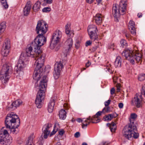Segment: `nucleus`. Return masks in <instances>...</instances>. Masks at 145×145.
Returning <instances> with one entry per match:
<instances>
[{
  "instance_id": "f257e3e1",
  "label": "nucleus",
  "mask_w": 145,
  "mask_h": 145,
  "mask_svg": "<svg viewBox=\"0 0 145 145\" xmlns=\"http://www.w3.org/2000/svg\"><path fill=\"white\" fill-rule=\"evenodd\" d=\"M47 24L43 20H39L36 28L35 31L38 34L30 46L26 48L25 52L21 53L17 63V65L14 68L16 72L20 74L23 72L24 69L26 67V65L24 61L27 59L28 56L35 57L36 60L35 65L36 67L33 75V78L39 80L43 75L44 73H48L50 66L47 65L44 67V64L46 56L44 54H42L40 47L44 44L46 41L44 34L47 31Z\"/></svg>"
},
{
  "instance_id": "f03ea898",
  "label": "nucleus",
  "mask_w": 145,
  "mask_h": 145,
  "mask_svg": "<svg viewBox=\"0 0 145 145\" xmlns=\"http://www.w3.org/2000/svg\"><path fill=\"white\" fill-rule=\"evenodd\" d=\"M5 125L11 133L16 134L19 131L18 128L20 125V119L18 116L13 112H10L7 115L5 121Z\"/></svg>"
},
{
  "instance_id": "7ed1b4c3",
  "label": "nucleus",
  "mask_w": 145,
  "mask_h": 145,
  "mask_svg": "<svg viewBox=\"0 0 145 145\" xmlns=\"http://www.w3.org/2000/svg\"><path fill=\"white\" fill-rule=\"evenodd\" d=\"M47 76H44L40 81L39 86V90L38 91L35 100V103L38 108H40L42 106L41 103L45 98V91L47 86Z\"/></svg>"
},
{
  "instance_id": "20e7f679",
  "label": "nucleus",
  "mask_w": 145,
  "mask_h": 145,
  "mask_svg": "<svg viewBox=\"0 0 145 145\" xmlns=\"http://www.w3.org/2000/svg\"><path fill=\"white\" fill-rule=\"evenodd\" d=\"M126 0H121L118 6V9L117 7V4H114L113 5L112 8V14L114 18L116 19L118 21V18L121 15H123L125 13L126 10L127 6Z\"/></svg>"
},
{
  "instance_id": "39448f33",
  "label": "nucleus",
  "mask_w": 145,
  "mask_h": 145,
  "mask_svg": "<svg viewBox=\"0 0 145 145\" xmlns=\"http://www.w3.org/2000/svg\"><path fill=\"white\" fill-rule=\"evenodd\" d=\"M12 72V69L9 63L4 64L1 71L0 80L3 84L6 83L10 78V74Z\"/></svg>"
},
{
  "instance_id": "423d86ee",
  "label": "nucleus",
  "mask_w": 145,
  "mask_h": 145,
  "mask_svg": "<svg viewBox=\"0 0 145 145\" xmlns=\"http://www.w3.org/2000/svg\"><path fill=\"white\" fill-rule=\"evenodd\" d=\"M132 127L129 128V127L125 126L122 131L123 136L125 138L128 140H129L130 138L133 137L134 138L137 139L139 137V134L135 132L137 131V128L136 126V129H133Z\"/></svg>"
},
{
  "instance_id": "0eeeda50",
  "label": "nucleus",
  "mask_w": 145,
  "mask_h": 145,
  "mask_svg": "<svg viewBox=\"0 0 145 145\" xmlns=\"http://www.w3.org/2000/svg\"><path fill=\"white\" fill-rule=\"evenodd\" d=\"M61 37V32L59 30H57L54 32L52 38L50 45L51 49H54L57 44L59 42Z\"/></svg>"
},
{
  "instance_id": "6e6552de",
  "label": "nucleus",
  "mask_w": 145,
  "mask_h": 145,
  "mask_svg": "<svg viewBox=\"0 0 145 145\" xmlns=\"http://www.w3.org/2000/svg\"><path fill=\"white\" fill-rule=\"evenodd\" d=\"M135 53L132 50L127 48L124 50L121 54V55L124 57L127 60H129L130 63L134 64L135 61H134V55Z\"/></svg>"
},
{
  "instance_id": "1a4fd4ad",
  "label": "nucleus",
  "mask_w": 145,
  "mask_h": 145,
  "mask_svg": "<svg viewBox=\"0 0 145 145\" xmlns=\"http://www.w3.org/2000/svg\"><path fill=\"white\" fill-rule=\"evenodd\" d=\"M63 68V65L61 61L56 62L54 65V76L55 79H57L59 77L61 71Z\"/></svg>"
},
{
  "instance_id": "9d476101",
  "label": "nucleus",
  "mask_w": 145,
  "mask_h": 145,
  "mask_svg": "<svg viewBox=\"0 0 145 145\" xmlns=\"http://www.w3.org/2000/svg\"><path fill=\"white\" fill-rule=\"evenodd\" d=\"M10 48V41L9 40H7L6 42L3 44L1 49L2 55L4 56H7L9 52Z\"/></svg>"
},
{
  "instance_id": "9b49d317",
  "label": "nucleus",
  "mask_w": 145,
  "mask_h": 145,
  "mask_svg": "<svg viewBox=\"0 0 145 145\" xmlns=\"http://www.w3.org/2000/svg\"><path fill=\"white\" fill-rule=\"evenodd\" d=\"M52 124L51 123H47L44 125L42 129V134L43 135V137L46 139L50 133V131L49 129L52 127Z\"/></svg>"
},
{
  "instance_id": "f8f14e48",
  "label": "nucleus",
  "mask_w": 145,
  "mask_h": 145,
  "mask_svg": "<svg viewBox=\"0 0 145 145\" xmlns=\"http://www.w3.org/2000/svg\"><path fill=\"white\" fill-rule=\"evenodd\" d=\"M142 95H138L136 94L134 98L132 100V103L135 105L137 107L139 108L142 105Z\"/></svg>"
},
{
  "instance_id": "ddd939ff",
  "label": "nucleus",
  "mask_w": 145,
  "mask_h": 145,
  "mask_svg": "<svg viewBox=\"0 0 145 145\" xmlns=\"http://www.w3.org/2000/svg\"><path fill=\"white\" fill-rule=\"evenodd\" d=\"M22 101L20 99L16 100L8 106L7 109L8 110H13L15 109L17 107L22 104Z\"/></svg>"
},
{
  "instance_id": "4468645a",
  "label": "nucleus",
  "mask_w": 145,
  "mask_h": 145,
  "mask_svg": "<svg viewBox=\"0 0 145 145\" xmlns=\"http://www.w3.org/2000/svg\"><path fill=\"white\" fill-rule=\"evenodd\" d=\"M137 117V115L135 113H132L131 114L130 118L129 119V123L128 125H126L127 127H129V128H131V127H133V129H136V125H135L134 121L135 119Z\"/></svg>"
},
{
  "instance_id": "2eb2a0df",
  "label": "nucleus",
  "mask_w": 145,
  "mask_h": 145,
  "mask_svg": "<svg viewBox=\"0 0 145 145\" xmlns=\"http://www.w3.org/2000/svg\"><path fill=\"white\" fill-rule=\"evenodd\" d=\"M30 3V1H27L24 8L23 14L24 16H28L30 12L31 7Z\"/></svg>"
},
{
  "instance_id": "dca6fc26",
  "label": "nucleus",
  "mask_w": 145,
  "mask_h": 145,
  "mask_svg": "<svg viewBox=\"0 0 145 145\" xmlns=\"http://www.w3.org/2000/svg\"><path fill=\"white\" fill-rule=\"evenodd\" d=\"M55 104L54 98L52 97L50 99L48 105V110L49 113H51L53 111Z\"/></svg>"
},
{
  "instance_id": "f3484780",
  "label": "nucleus",
  "mask_w": 145,
  "mask_h": 145,
  "mask_svg": "<svg viewBox=\"0 0 145 145\" xmlns=\"http://www.w3.org/2000/svg\"><path fill=\"white\" fill-rule=\"evenodd\" d=\"M129 23L128 28L129 30L131 31V33L133 35H135L136 34V30L134 27L135 25L134 22L132 20H130Z\"/></svg>"
},
{
  "instance_id": "a211bd4d",
  "label": "nucleus",
  "mask_w": 145,
  "mask_h": 145,
  "mask_svg": "<svg viewBox=\"0 0 145 145\" xmlns=\"http://www.w3.org/2000/svg\"><path fill=\"white\" fill-rule=\"evenodd\" d=\"M73 44V40L71 38H69L68 39L65 43V44L67 46L66 49L67 54L69 50H71Z\"/></svg>"
},
{
  "instance_id": "6ab92c4d",
  "label": "nucleus",
  "mask_w": 145,
  "mask_h": 145,
  "mask_svg": "<svg viewBox=\"0 0 145 145\" xmlns=\"http://www.w3.org/2000/svg\"><path fill=\"white\" fill-rule=\"evenodd\" d=\"M94 20H95L97 24L98 25L102 23V20L101 15L99 14H97L94 18Z\"/></svg>"
},
{
  "instance_id": "aec40b11",
  "label": "nucleus",
  "mask_w": 145,
  "mask_h": 145,
  "mask_svg": "<svg viewBox=\"0 0 145 145\" xmlns=\"http://www.w3.org/2000/svg\"><path fill=\"white\" fill-rule=\"evenodd\" d=\"M40 4L41 3L39 1H37V2L34 4L32 8L34 12H37L39 10Z\"/></svg>"
},
{
  "instance_id": "412c9836",
  "label": "nucleus",
  "mask_w": 145,
  "mask_h": 145,
  "mask_svg": "<svg viewBox=\"0 0 145 145\" xmlns=\"http://www.w3.org/2000/svg\"><path fill=\"white\" fill-rule=\"evenodd\" d=\"M88 34L90 39L94 41L96 40H97L98 38L96 32L88 33Z\"/></svg>"
},
{
  "instance_id": "4be33fe9",
  "label": "nucleus",
  "mask_w": 145,
  "mask_h": 145,
  "mask_svg": "<svg viewBox=\"0 0 145 145\" xmlns=\"http://www.w3.org/2000/svg\"><path fill=\"white\" fill-rule=\"evenodd\" d=\"M96 26L93 25H89L88 27V33H92L93 32H96L98 31Z\"/></svg>"
},
{
  "instance_id": "5701e85b",
  "label": "nucleus",
  "mask_w": 145,
  "mask_h": 145,
  "mask_svg": "<svg viewBox=\"0 0 145 145\" xmlns=\"http://www.w3.org/2000/svg\"><path fill=\"white\" fill-rule=\"evenodd\" d=\"M66 112L65 110L61 109L59 112V116L60 119L64 120L66 118Z\"/></svg>"
},
{
  "instance_id": "b1692460",
  "label": "nucleus",
  "mask_w": 145,
  "mask_h": 145,
  "mask_svg": "<svg viewBox=\"0 0 145 145\" xmlns=\"http://www.w3.org/2000/svg\"><path fill=\"white\" fill-rule=\"evenodd\" d=\"M121 58L120 56L117 57L115 61L114 65L116 67H120L121 65Z\"/></svg>"
},
{
  "instance_id": "393cba45",
  "label": "nucleus",
  "mask_w": 145,
  "mask_h": 145,
  "mask_svg": "<svg viewBox=\"0 0 145 145\" xmlns=\"http://www.w3.org/2000/svg\"><path fill=\"white\" fill-rule=\"evenodd\" d=\"M114 117V114H110L106 115L103 117V119H105V121H111Z\"/></svg>"
},
{
  "instance_id": "a878e982",
  "label": "nucleus",
  "mask_w": 145,
  "mask_h": 145,
  "mask_svg": "<svg viewBox=\"0 0 145 145\" xmlns=\"http://www.w3.org/2000/svg\"><path fill=\"white\" fill-rule=\"evenodd\" d=\"M34 137L33 135H31L28 138V140H27L26 145H32L31 143L33 142V138Z\"/></svg>"
},
{
  "instance_id": "bb28decb",
  "label": "nucleus",
  "mask_w": 145,
  "mask_h": 145,
  "mask_svg": "<svg viewBox=\"0 0 145 145\" xmlns=\"http://www.w3.org/2000/svg\"><path fill=\"white\" fill-rule=\"evenodd\" d=\"M110 130L112 132H115L116 129V124L114 122H112L111 123Z\"/></svg>"
},
{
  "instance_id": "cd10ccee",
  "label": "nucleus",
  "mask_w": 145,
  "mask_h": 145,
  "mask_svg": "<svg viewBox=\"0 0 145 145\" xmlns=\"http://www.w3.org/2000/svg\"><path fill=\"white\" fill-rule=\"evenodd\" d=\"M100 119L96 117L95 115L92 117L91 122L93 123H97L100 121Z\"/></svg>"
},
{
  "instance_id": "c85d7f7f",
  "label": "nucleus",
  "mask_w": 145,
  "mask_h": 145,
  "mask_svg": "<svg viewBox=\"0 0 145 145\" xmlns=\"http://www.w3.org/2000/svg\"><path fill=\"white\" fill-rule=\"evenodd\" d=\"M134 58V61L135 60H136L137 61H139L142 58L141 54L140 53H138L137 54H135Z\"/></svg>"
},
{
  "instance_id": "c756f323",
  "label": "nucleus",
  "mask_w": 145,
  "mask_h": 145,
  "mask_svg": "<svg viewBox=\"0 0 145 145\" xmlns=\"http://www.w3.org/2000/svg\"><path fill=\"white\" fill-rule=\"evenodd\" d=\"M0 1L1 3L5 9L7 8L8 5L7 2V0H0Z\"/></svg>"
},
{
  "instance_id": "7c9ffc66",
  "label": "nucleus",
  "mask_w": 145,
  "mask_h": 145,
  "mask_svg": "<svg viewBox=\"0 0 145 145\" xmlns=\"http://www.w3.org/2000/svg\"><path fill=\"white\" fill-rule=\"evenodd\" d=\"M6 137L3 135L2 133H0V143L1 144H4L5 140L6 139Z\"/></svg>"
},
{
  "instance_id": "2f4dec72",
  "label": "nucleus",
  "mask_w": 145,
  "mask_h": 145,
  "mask_svg": "<svg viewBox=\"0 0 145 145\" xmlns=\"http://www.w3.org/2000/svg\"><path fill=\"white\" fill-rule=\"evenodd\" d=\"M138 79L140 81H142L145 79V74L141 73L139 74Z\"/></svg>"
},
{
  "instance_id": "473e14b6",
  "label": "nucleus",
  "mask_w": 145,
  "mask_h": 145,
  "mask_svg": "<svg viewBox=\"0 0 145 145\" xmlns=\"http://www.w3.org/2000/svg\"><path fill=\"white\" fill-rule=\"evenodd\" d=\"M5 141L4 144H3V145H9L12 142V139L8 138H6V139Z\"/></svg>"
},
{
  "instance_id": "72a5a7b5",
  "label": "nucleus",
  "mask_w": 145,
  "mask_h": 145,
  "mask_svg": "<svg viewBox=\"0 0 145 145\" xmlns=\"http://www.w3.org/2000/svg\"><path fill=\"white\" fill-rule=\"evenodd\" d=\"M51 10V8L50 7H44L42 9V11L43 12H47Z\"/></svg>"
},
{
  "instance_id": "f704fd0d",
  "label": "nucleus",
  "mask_w": 145,
  "mask_h": 145,
  "mask_svg": "<svg viewBox=\"0 0 145 145\" xmlns=\"http://www.w3.org/2000/svg\"><path fill=\"white\" fill-rule=\"evenodd\" d=\"M120 44H121V46L123 48L124 46H126V44H127V43L125 40L123 39H122L121 40Z\"/></svg>"
},
{
  "instance_id": "c9c22d12",
  "label": "nucleus",
  "mask_w": 145,
  "mask_h": 145,
  "mask_svg": "<svg viewBox=\"0 0 145 145\" xmlns=\"http://www.w3.org/2000/svg\"><path fill=\"white\" fill-rule=\"evenodd\" d=\"M105 108H104L103 109L102 111H99L98 112L96 113V114L95 115L96 116V117L98 118L99 116L101 115L102 113L103 112Z\"/></svg>"
},
{
  "instance_id": "e433bc0d",
  "label": "nucleus",
  "mask_w": 145,
  "mask_h": 145,
  "mask_svg": "<svg viewBox=\"0 0 145 145\" xmlns=\"http://www.w3.org/2000/svg\"><path fill=\"white\" fill-rule=\"evenodd\" d=\"M75 44V47L76 48L78 49L80 46V42L78 40H76Z\"/></svg>"
},
{
  "instance_id": "4c0bfd02",
  "label": "nucleus",
  "mask_w": 145,
  "mask_h": 145,
  "mask_svg": "<svg viewBox=\"0 0 145 145\" xmlns=\"http://www.w3.org/2000/svg\"><path fill=\"white\" fill-rule=\"evenodd\" d=\"M6 23L5 22H2L0 25V27L5 30L6 27Z\"/></svg>"
},
{
  "instance_id": "58836bf2",
  "label": "nucleus",
  "mask_w": 145,
  "mask_h": 145,
  "mask_svg": "<svg viewBox=\"0 0 145 145\" xmlns=\"http://www.w3.org/2000/svg\"><path fill=\"white\" fill-rule=\"evenodd\" d=\"M98 47V45H95L91 49H90V50L92 52H94Z\"/></svg>"
},
{
  "instance_id": "ea45409f",
  "label": "nucleus",
  "mask_w": 145,
  "mask_h": 145,
  "mask_svg": "<svg viewBox=\"0 0 145 145\" xmlns=\"http://www.w3.org/2000/svg\"><path fill=\"white\" fill-rule=\"evenodd\" d=\"M85 119H83V120L81 119L80 118H78L76 119L77 121L78 122H85L87 121L86 120H84Z\"/></svg>"
},
{
  "instance_id": "a19ab883",
  "label": "nucleus",
  "mask_w": 145,
  "mask_h": 145,
  "mask_svg": "<svg viewBox=\"0 0 145 145\" xmlns=\"http://www.w3.org/2000/svg\"><path fill=\"white\" fill-rule=\"evenodd\" d=\"M2 134L5 136V137H7L9 136V134L8 133V131L6 130H4L3 131V133H2Z\"/></svg>"
},
{
  "instance_id": "79ce46f5",
  "label": "nucleus",
  "mask_w": 145,
  "mask_h": 145,
  "mask_svg": "<svg viewBox=\"0 0 145 145\" xmlns=\"http://www.w3.org/2000/svg\"><path fill=\"white\" fill-rule=\"evenodd\" d=\"M141 93L142 95H143L145 97V86H143L142 87L141 91Z\"/></svg>"
},
{
  "instance_id": "37998d69",
  "label": "nucleus",
  "mask_w": 145,
  "mask_h": 145,
  "mask_svg": "<svg viewBox=\"0 0 145 145\" xmlns=\"http://www.w3.org/2000/svg\"><path fill=\"white\" fill-rule=\"evenodd\" d=\"M116 86L117 88V91L118 92H119L120 90V84L119 83H117L116 85Z\"/></svg>"
},
{
  "instance_id": "c03bdc74",
  "label": "nucleus",
  "mask_w": 145,
  "mask_h": 145,
  "mask_svg": "<svg viewBox=\"0 0 145 145\" xmlns=\"http://www.w3.org/2000/svg\"><path fill=\"white\" fill-rule=\"evenodd\" d=\"M105 110H104V111L105 110V112L108 113L110 112V107L109 106H108L106 108L105 107Z\"/></svg>"
},
{
  "instance_id": "a18cd8bd",
  "label": "nucleus",
  "mask_w": 145,
  "mask_h": 145,
  "mask_svg": "<svg viewBox=\"0 0 145 145\" xmlns=\"http://www.w3.org/2000/svg\"><path fill=\"white\" fill-rule=\"evenodd\" d=\"M80 136V134L79 132H76L74 135V136L76 138L79 137Z\"/></svg>"
},
{
  "instance_id": "49530a36",
  "label": "nucleus",
  "mask_w": 145,
  "mask_h": 145,
  "mask_svg": "<svg viewBox=\"0 0 145 145\" xmlns=\"http://www.w3.org/2000/svg\"><path fill=\"white\" fill-rule=\"evenodd\" d=\"M43 1L44 2L48 4H51L52 2V0H43Z\"/></svg>"
},
{
  "instance_id": "de8ad7c7",
  "label": "nucleus",
  "mask_w": 145,
  "mask_h": 145,
  "mask_svg": "<svg viewBox=\"0 0 145 145\" xmlns=\"http://www.w3.org/2000/svg\"><path fill=\"white\" fill-rule=\"evenodd\" d=\"M84 122H83L82 123V128H84V127L85 126H86V127H87V126L89 125V123H90V121H89V122H88V123H84Z\"/></svg>"
},
{
  "instance_id": "09e8293b",
  "label": "nucleus",
  "mask_w": 145,
  "mask_h": 145,
  "mask_svg": "<svg viewBox=\"0 0 145 145\" xmlns=\"http://www.w3.org/2000/svg\"><path fill=\"white\" fill-rule=\"evenodd\" d=\"M91 42L90 40H88L86 43V46H88L91 45Z\"/></svg>"
},
{
  "instance_id": "8fccbe9b",
  "label": "nucleus",
  "mask_w": 145,
  "mask_h": 145,
  "mask_svg": "<svg viewBox=\"0 0 145 145\" xmlns=\"http://www.w3.org/2000/svg\"><path fill=\"white\" fill-rule=\"evenodd\" d=\"M110 101L111 100L110 99H109L107 101H106L105 104V106H108L110 103Z\"/></svg>"
},
{
  "instance_id": "3c124183",
  "label": "nucleus",
  "mask_w": 145,
  "mask_h": 145,
  "mask_svg": "<svg viewBox=\"0 0 145 145\" xmlns=\"http://www.w3.org/2000/svg\"><path fill=\"white\" fill-rule=\"evenodd\" d=\"M115 89L114 88H112L110 90V94L111 95L113 94L115 92Z\"/></svg>"
},
{
  "instance_id": "603ef678",
  "label": "nucleus",
  "mask_w": 145,
  "mask_h": 145,
  "mask_svg": "<svg viewBox=\"0 0 145 145\" xmlns=\"http://www.w3.org/2000/svg\"><path fill=\"white\" fill-rule=\"evenodd\" d=\"M123 106V104L122 103H120L118 104V106L120 108H122Z\"/></svg>"
},
{
  "instance_id": "864d4df0",
  "label": "nucleus",
  "mask_w": 145,
  "mask_h": 145,
  "mask_svg": "<svg viewBox=\"0 0 145 145\" xmlns=\"http://www.w3.org/2000/svg\"><path fill=\"white\" fill-rule=\"evenodd\" d=\"M64 132V131L63 130H62L59 131V134L61 135H62Z\"/></svg>"
},
{
  "instance_id": "5fc2aeb1",
  "label": "nucleus",
  "mask_w": 145,
  "mask_h": 145,
  "mask_svg": "<svg viewBox=\"0 0 145 145\" xmlns=\"http://www.w3.org/2000/svg\"><path fill=\"white\" fill-rule=\"evenodd\" d=\"M94 0H86L87 3H88L91 4L94 1Z\"/></svg>"
},
{
  "instance_id": "6e6d98bb",
  "label": "nucleus",
  "mask_w": 145,
  "mask_h": 145,
  "mask_svg": "<svg viewBox=\"0 0 145 145\" xmlns=\"http://www.w3.org/2000/svg\"><path fill=\"white\" fill-rule=\"evenodd\" d=\"M5 30L4 29L0 27V35L4 32Z\"/></svg>"
},
{
  "instance_id": "4d7b16f0",
  "label": "nucleus",
  "mask_w": 145,
  "mask_h": 145,
  "mask_svg": "<svg viewBox=\"0 0 145 145\" xmlns=\"http://www.w3.org/2000/svg\"><path fill=\"white\" fill-rule=\"evenodd\" d=\"M56 132V131H55L54 129L53 131L51 133L50 136H51L52 135L55 134Z\"/></svg>"
},
{
  "instance_id": "13d9d810",
  "label": "nucleus",
  "mask_w": 145,
  "mask_h": 145,
  "mask_svg": "<svg viewBox=\"0 0 145 145\" xmlns=\"http://www.w3.org/2000/svg\"><path fill=\"white\" fill-rule=\"evenodd\" d=\"M118 78L117 77H113V82H114L116 83V80L118 79Z\"/></svg>"
},
{
  "instance_id": "bf43d9fd",
  "label": "nucleus",
  "mask_w": 145,
  "mask_h": 145,
  "mask_svg": "<svg viewBox=\"0 0 145 145\" xmlns=\"http://www.w3.org/2000/svg\"><path fill=\"white\" fill-rule=\"evenodd\" d=\"M108 143L106 142H103L101 143V145H108Z\"/></svg>"
},
{
  "instance_id": "052dcab7",
  "label": "nucleus",
  "mask_w": 145,
  "mask_h": 145,
  "mask_svg": "<svg viewBox=\"0 0 145 145\" xmlns=\"http://www.w3.org/2000/svg\"><path fill=\"white\" fill-rule=\"evenodd\" d=\"M91 65V63L89 61H88L86 64V66L87 67H88L89 65Z\"/></svg>"
},
{
  "instance_id": "680f3d73",
  "label": "nucleus",
  "mask_w": 145,
  "mask_h": 145,
  "mask_svg": "<svg viewBox=\"0 0 145 145\" xmlns=\"http://www.w3.org/2000/svg\"><path fill=\"white\" fill-rule=\"evenodd\" d=\"M91 119H92V117H91V116H89L88 118H87V119L84 120H86L87 121L88 120H89L91 121ZM88 122V121L86 122Z\"/></svg>"
},
{
  "instance_id": "e2e57ef3",
  "label": "nucleus",
  "mask_w": 145,
  "mask_h": 145,
  "mask_svg": "<svg viewBox=\"0 0 145 145\" xmlns=\"http://www.w3.org/2000/svg\"><path fill=\"white\" fill-rule=\"evenodd\" d=\"M108 67H109V66H108ZM107 69V70L109 72H110L111 73H112V71L110 69L109 67H108V68Z\"/></svg>"
},
{
  "instance_id": "0e129e2a",
  "label": "nucleus",
  "mask_w": 145,
  "mask_h": 145,
  "mask_svg": "<svg viewBox=\"0 0 145 145\" xmlns=\"http://www.w3.org/2000/svg\"><path fill=\"white\" fill-rule=\"evenodd\" d=\"M137 16L139 18H141L142 16V14L141 13H138L137 15Z\"/></svg>"
},
{
  "instance_id": "69168bd1",
  "label": "nucleus",
  "mask_w": 145,
  "mask_h": 145,
  "mask_svg": "<svg viewBox=\"0 0 145 145\" xmlns=\"http://www.w3.org/2000/svg\"><path fill=\"white\" fill-rule=\"evenodd\" d=\"M65 33L67 34H69L70 33L69 30V29L65 30Z\"/></svg>"
},
{
  "instance_id": "338daca9",
  "label": "nucleus",
  "mask_w": 145,
  "mask_h": 145,
  "mask_svg": "<svg viewBox=\"0 0 145 145\" xmlns=\"http://www.w3.org/2000/svg\"><path fill=\"white\" fill-rule=\"evenodd\" d=\"M65 27V30L69 29V28H68V24H67L66 25Z\"/></svg>"
},
{
  "instance_id": "774afa93",
  "label": "nucleus",
  "mask_w": 145,
  "mask_h": 145,
  "mask_svg": "<svg viewBox=\"0 0 145 145\" xmlns=\"http://www.w3.org/2000/svg\"><path fill=\"white\" fill-rule=\"evenodd\" d=\"M106 125L107 126L109 127L110 129V126L111 125V124L110 123H108L106 124Z\"/></svg>"
}]
</instances>
